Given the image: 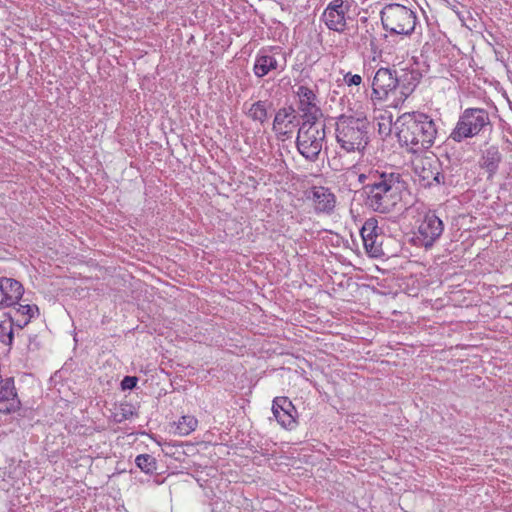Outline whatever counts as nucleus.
<instances>
[{
  "mask_svg": "<svg viewBox=\"0 0 512 512\" xmlns=\"http://www.w3.org/2000/svg\"><path fill=\"white\" fill-rule=\"evenodd\" d=\"M278 58H283L281 51L278 48H271L262 50L256 57L254 64V73L257 77L262 78L269 72L277 70L279 67L283 70V65L279 64Z\"/></svg>",
  "mask_w": 512,
  "mask_h": 512,
  "instance_id": "16",
  "label": "nucleus"
},
{
  "mask_svg": "<svg viewBox=\"0 0 512 512\" xmlns=\"http://www.w3.org/2000/svg\"><path fill=\"white\" fill-rule=\"evenodd\" d=\"M399 142L412 153L429 149L435 142L437 128L434 120L421 112L404 113L395 122Z\"/></svg>",
  "mask_w": 512,
  "mask_h": 512,
  "instance_id": "2",
  "label": "nucleus"
},
{
  "mask_svg": "<svg viewBox=\"0 0 512 512\" xmlns=\"http://www.w3.org/2000/svg\"><path fill=\"white\" fill-rule=\"evenodd\" d=\"M372 94L373 101H391L397 96V87L399 82L397 80V72L390 68H379L372 80Z\"/></svg>",
  "mask_w": 512,
  "mask_h": 512,
  "instance_id": "7",
  "label": "nucleus"
},
{
  "mask_svg": "<svg viewBox=\"0 0 512 512\" xmlns=\"http://www.w3.org/2000/svg\"><path fill=\"white\" fill-rule=\"evenodd\" d=\"M136 384L137 378L131 376H126L121 383L123 389H132L136 386Z\"/></svg>",
  "mask_w": 512,
  "mask_h": 512,
  "instance_id": "27",
  "label": "nucleus"
},
{
  "mask_svg": "<svg viewBox=\"0 0 512 512\" xmlns=\"http://www.w3.org/2000/svg\"><path fill=\"white\" fill-rule=\"evenodd\" d=\"M358 181L363 184L365 205L382 214L393 211L408 189L407 175L387 168L361 173Z\"/></svg>",
  "mask_w": 512,
  "mask_h": 512,
  "instance_id": "1",
  "label": "nucleus"
},
{
  "mask_svg": "<svg viewBox=\"0 0 512 512\" xmlns=\"http://www.w3.org/2000/svg\"><path fill=\"white\" fill-rule=\"evenodd\" d=\"M444 230L442 220L434 213H427L421 221L417 232L412 238L416 246L430 249L434 243L440 238Z\"/></svg>",
  "mask_w": 512,
  "mask_h": 512,
  "instance_id": "8",
  "label": "nucleus"
},
{
  "mask_svg": "<svg viewBox=\"0 0 512 512\" xmlns=\"http://www.w3.org/2000/svg\"><path fill=\"white\" fill-rule=\"evenodd\" d=\"M272 106L269 101H257L251 105L248 110V116L260 124H264L268 119V109Z\"/></svg>",
  "mask_w": 512,
  "mask_h": 512,
  "instance_id": "21",
  "label": "nucleus"
},
{
  "mask_svg": "<svg viewBox=\"0 0 512 512\" xmlns=\"http://www.w3.org/2000/svg\"><path fill=\"white\" fill-rule=\"evenodd\" d=\"M421 74L416 70L402 71L397 75L399 86L397 87V96L391 101L390 106L397 108L413 93L420 82Z\"/></svg>",
  "mask_w": 512,
  "mask_h": 512,
  "instance_id": "15",
  "label": "nucleus"
},
{
  "mask_svg": "<svg viewBox=\"0 0 512 512\" xmlns=\"http://www.w3.org/2000/svg\"><path fill=\"white\" fill-rule=\"evenodd\" d=\"M34 307L30 306V305H23L20 307L19 311L24 314V315H28L29 318H31L33 316V312H34Z\"/></svg>",
  "mask_w": 512,
  "mask_h": 512,
  "instance_id": "28",
  "label": "nucleus"
},
{
  "mask_svg": "<svg viewBox=\"0 0 512 512\" xmlns=\"http://www.w3.org/2000/svg\"><path fill=\"white\" fill-rule=\"evenodd\" d=\"M316 214L330 215L336 206V196L328 187L313 186L305 193Z\"/></svg>",
  "mask_w": 512,
  "mask_h": 512,
  "instance_id": "12",
  "label": "nucleus"
},
{
  "mask_svg": "<svg viewBox=\"0 0 512 512\" xmlns=\"http://www.w3.org/2000/svg\"><path fill=\"white\" fill-rule=\"evenodd\" d=\"M298 125L297 111L292 106L280 108L274 117L273 130L281 135L292 133Z\"/></svg>",
  "mask_w": 512,
  "mask_h": 512,
  "instance_id": "17",
  "label": "nucleus"
},
{
  "mask_svg": "<svg viewBox=\"0 0 512 512\" xmlns=\"http://www.w3.org/2000/svg\"><path fill=\"white\" fill-rule=\"evenodd\" d=\"M502 155L497 146L491 145L482 151L480 166L488 172L489 177L493 176L499 167Z\"/></svg>",
  "mask_w": 512,
  "mask_h": 512,
  "instance_id": "19",
  "label": "nucleus"
},
{
  "mask_svg": "<svg viewBox=\"0 0 512 512\" xmlns=\"http://www.w3.org/2000/svg\"><path fill=\"white\" fill-rule=\"evenodd\" d=\"M136 465L145 473H152L156 470V460L149 454L138 455L135 459Z\"/></svg>",
  "mask_w": 512,
  "mask_h": 512,
  "instance_id": "24",
  "label": "nucleus"
},
{
  "mask_svg": "<svg viewBox=\"0 0 512 512\" xmlns=\"http://www.w3.org/2000/svg\"><path fill=\"white\" fill-rule=\"evenodd\" d=\"M272 413L276 421L285 429L296 426L297 410L287 397H276L272 403Z\"/></svg>",
  "mask_w": 512,
  "mask_h": 512,
  "instance_id": "14",
  "label": "nucleus"
},
{
  "mask_svg": "<svg viewBox=\"0 0 512 512\" xmlns=\"http://www.w3.org/2000/svg\"><path fill=\"white\" fill-rule=\"evenodd\" d=\"M13 322L11 319L0 321V341L7 346L13 342Z\"/></svg>",
  "mask_w": 512,
  "mask_h": 512,
  "instance_id": "23",
  "label": "nucleus"
},
{
  "mask_svg": "<svg viewBox=\"0 0 512 512\" xmlns=\"http://www.w3.org/2000/svg\"><path fill=\"white\" fill-rule=\"evenodd\" d=\"M414 173L418 183L423 188H431L445 183V176L441 171V164L437 159L422 158L414 164Z\"/></svg>",
  "mask_w": 512,
  "mask_h": 512,
  "instance_id": "9",
  "label": "nucleus"
},
{
  "mask_svg": "<svg viewBox=\"0 0 512 512\" xmlns=\"http://www.w3.org/2000/svg\"><path fill=\"white\" fill-rule=\"evenodd\" d=\"M198 421L194 416H182L176 424V431L179 435L185 436L193 432L197 427Z\"/></svg>",
  "mask_w": 512,
  "mask_h": 512,
  "instance_id": "22",
  "label": "nucleus"
},
{
  "mask_svg": "<svg viewBox=\"0 0 512 512\" xmlns=\"http://www.w3.org/2000/svg\"><path fill=\"white\" fill-rule=\"evenodd\" d=\"M349 5L344 0H333L325 9L322 18L326 26L333 31L343 32L346 29V14Z\"/></svg>",
  "mask_w": 512,
  "mask_h": 512,
  "instance_id": "13",
  "label": "nucleus"
},
{
  "mask_svg": "<svg viewBox=\"0 0 512 512\" xmlns=\"http://www.w3.org/2000/svg\"><path fill=\"white\" fill-rule=\"evenodd\" d=\"M134 410L131 405H122L120 407V412L115 413V420L117 422H122L123 420L129 419L134 415Z\"/></svg>",
  "mask_w": 512,
  "mask_h": 512,
  "instance_id": "25",
  "label": "nucleus"
},
{
  "mask_svg": "<svg viewBox=\"0 0 512 512\" xmlns=\"http://www.w3.org/2000/svg\"><path fill=\"white\" fill-rule=\"evenodd\" d=\"M416 13L410 8L391 3L381 11V22L387 31L399 35H410L415 30Z\"/></svg>",
  "mask_w": 512,
  "mask_h": 512,
  "instance_id": "6",
  "label": "nucleus"
},
{
  "mask_svg": "<svg viewBox=\"0 0 512 512\" xmlns=\"http://www.w3.org/2000/svg\"><path fill=\"white\" fill-rule=\"evenodd\" d=\"M16 392L12 378L0 380V412L9 413L15 406Z\"/></svg>",
  "mask_w": 512,
  "mask_h": 512,
  "instance_id": "20",
  "label": "nucleus"
},
{
  "mask_svg": "<svg viewBox=\"0 0 512 512\" xmlns=\"http://www.w3.org/2000/svg\"><path fill=\"white\" fill-rule=\"evenodd\" d=\"M0 291L3 294L1 303L6 306H11L21 299L24 289L19 281L3 277L0 279Z\"/></svg>",
  "mask_w": 512,
  "mask_h": 512,
  "instance_id": "18",
  "label": "nucleus"
},
{
  "mask_svg": "<svg viewBox=\"0 0 512 512\" xmlns=\"http://www.w3.org/2000/svg\"><path fill=\"white\" fill-rule=\"evenodd\" d=\"M335 137L345 152L363 154L370 142V122L365 116L342 114L335 122Z\"/></svg>",
  "mask_w": 512,
  "mask_h": 512,
  "instance_id": "3",
  "label": "nucleus"
},
{
  "mask_svg": "<svg viewBox=\"0 0 512 512\" xmlns=\"http://www.w3.org/2000/svg\"><path fill=\"white\" fill-rule=\"evenodd\" d=\"M344 81L348 86H352V85L358 86L362 82V77L358 74L347 73L344 76Z\"/></svg>",
  "mask_w": 512,
  "mask_h": 512,
  "instance_id": "26",
  "label": "nucleus"
},
{
  "mask_svg": "<svg viewBox=\"0 0 512 512\" xmlns=\"http://www.w3.org/2000/svg\"><path fill=\"white\" fill-rule=\"evenodd\" d=\"M370 44H371V46H373V45H374V38H371V39H370Z\"/></svg>",
  "mask_w": 512,
  "mask_h": 512,
  "instance_id": "29",
  "label": "nucleus"
},
{
  "mask_svg": "<svg viewBox=\"0 0 512 512\" xmlns=\"http://www.w3.org/2000/svg\"><path fill=\"white\" fill-rule=\"evenodd\" d=\"M294 93L298 97L297 108L303 121H314L322 118L323 113L318 105L317 96L311 88L299 85Z\"/></svg>",
  "mask_w": 512,
  "mask_h": 512,
  "instance_id": "10",
  "label": "nucleus"
},
{
  "mask_svg": "<svg viewBox=\"0 0 512 512\" xmlns=\"http://www.w3.org/2000/svg\"><path fill=\"white\" fill-rule=\"evenodd\" d=\"M491 126L489 113L482 108L465 109L449 135V139L461 142L473 138Z\"/></svg>",
  "mask_w": 512,
  "mask_h": 512,
  "instance_id": "5",
  "label": "nucleus"
},
{
  "mask_svg": "<svg viewBox=\"0 0 512 512\" xmlns=\"http://www.w3.org/2000/svg\"><path fill=\"white\" fill-rule=\"evenodd\" d=\"M321 120L303 121L298 129L296 146L299 153L309 161H316L323 148L326 131Z\"/></svg>",
  "mask_w": 512,
  "mask_h": 512,
  "instance_id": "4",
  "label": "nucleus"
},
{
  "mask_svg": "<svg viewBox=\"0 0 512 512\" xmlns=\"http://www.w3.org/2000/svg\"><path fill=\"white\" fill-rule=\"evenodd\" d=\"M212 512H216V509H215V508H213V509H212Z\"/></svg>",
  "mask_w": 512,
  "mask_h": 512,
  "instance_id": "30",
  "label": "nucleus"
},
{
  "mask_svg": "<svg viewBox=\"0 0 512 512\" xmlns=\"http://www.w3.org/2000/svg\"><path fill=\"white\" fill-rule=\"evenodd\" d=\"M360 234L367 254L371 257H381L384 255L382 248L384 235L380 232L377 220L373 218L366 220L360 230Z\"/></svg>",
  "mask_w": 512,
  "mask_h": 512,
  "instance_id": "11",
  "label": "nucleus"
}]
</instances>
